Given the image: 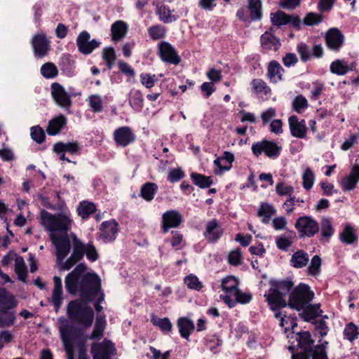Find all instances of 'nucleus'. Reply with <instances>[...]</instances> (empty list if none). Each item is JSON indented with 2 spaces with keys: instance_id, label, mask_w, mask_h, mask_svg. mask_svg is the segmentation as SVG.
<instances>
[{
  "instance_id": "obj_50",
  "label": "nucleus",
  "mask_w": 359,
  "mask_h": 359,
  "mask_svg": "<svg viewBox=\"0 0 359 359\" xmlns=\"http://www.w3.org/2000/svg\"><path fill=\"white\" fill-rule=\"evenodd\" d=\"M41 74L46 79H53L57 76L58 70L52 62H46L41 67Z\"/></svg>"
},
{
  "instance_id": "obj_40",
  "label": "nucleus",
  "mask_w": 359,
  "mask_h": 359,
  "mask_svg": "<svg viewBox=\"0 0 359 359\" xmlns=\"http://www.w3.org/2000/svg\"><path fill=\"white\" fill-rule=\"evenodd\" d=\"M250 85L252 92L256 95L263 94L264 95H269L271 93V88L261 79H252Z\"/></svg>"
},
{
  "instance_id": "obj_3",
  "label": "nucleus",
  "mask_w": 359,
  "mask_h": 359,
  "mask_svg": "<svg viewBox=\"0 0 359 359\" xmlns=\"http://www.w3.org/2000/svg\"><path fill=\"white\" fill-rule=\"evenodd\" d=\"M18 300L4 287H0V328L10 327L16 322Z\"/></svg>"
},
{
  "instance_id": "obj_31",
  "label": "nucleus",
  "mask_w": 359,
  "mask_h": 359,
  "mask_svg": "<svg viewBox=\"0 0 359 359\" xmlns=\"http://www.w3.org/2000/svg\"><path fill=\"white\" fill-rule=\"evenodd\" d=\"M158 190V185L154 182H147L140 188V196L147 202L151 201Z\"/></svg>"
},
{
  "instance_id": "obj_38",
  "label": "nucleus",
  "mask_w": 359,
  "mask_h": 359,
  "mask_svg": "<svg viewBox=\"0 0 359 359\" xmlns=\"http://www.w3.org/2000/svg\"><path fill=\"white\" fill-rule=\"evenodd\" d=\"M276 212V210L273 205L267 203H262L258 212L257 215L262 217V222L264 224H267L271 217L274 215Z\"/></svg>"
},
{
  "instance_id": "obj_14",
  "label": "nucleus",
  "mask_w": 359,
  "mask_h": 359,
  "mask_svg": "<svg viewBox=\"0 0 359 359\" xmlns=\"http://www.w3.org/2000/svg\"><path fill=\"white\" fill-rule=\"evenodd\" d=\"M90 39V34L86 30L82 31L76 39V46L79 51L85 55H90L93 51L99 48L101 42L93 39Z\"/></svg>"
},
{
  "instance_id": "obj_37",
  "label": "nucleus",
  "mask_w": 359,
  "mask_h": 359,
  "mask_svg": "<svg viewBox=\"0 0 359 359\" xmlns=\"http://www.w3.org/2000/svg\"><path fill=\"white\" fill-rule=\"evenodd\" d=\"M71 238L72 239L73 243V251L72 255L77 259L79 261H81L86 251L85 245L80 239L77 238L75 233H71Z\"/></svg>"
},
{
  "instance_id": "obj_21",
  "label": "nucleus",
  "mask_w": 359,
  "mask_h": 359,
  "mask_svg": "<svg viewBox=\"0 0 359 359\" xmlns=\"http://www.w3.org/2000/svg\"><path fill=\"white\" fill-rule=\"evenodd\" d=\"M289 128L291 135L297 138L303 139L306 137L307 128L304 119L299 121L297 116H290L288 118Z\"/></svg>"
},
{
  "instance_id": "obj_12",
  "label": "nucleus",
  "mask_w": 359,
  "mask_h": 359,
  "mask_svg": "<svg viewBox=\"0 0 359 359\" xmlns=\"http://www.w3.org/2000/svg\"><path fill=\"white\" fill-rule=\"evenodd\" d=\"M158 55L166 63L178 65L181 62L176 49L167 41H161L158 44Z\"/></svg>"
},
{
  "instance_id": "obj_23",
  "label": "nucleus",
  "mask_w": 359,
  "mask_h": 359,
  "mask_svg": "<svg viewBox=\"0 0 359 359\" xmlns=\"http://www.w3.org/2000/svg\"><path fill=\"white\" fill-rule=\"evenodd\" d=\"M67 119L63 114H59L50 119L46 128L49 135H56L66 126Z\"/></svg>"
},
{
  "instance_id": "obj_2",
  "label": "nucleus",
  "mask_w": 359,
  "mask_h": 359,
  "mask_svg": "<svg viewBox=\"0 0 359 359\" xmlns=\"http://www.w3.org/2000/svg\"><path fill=\"white\" fill-rule=\"evenodd\" d=\"M271 287L267 293L264 294L266 302L271 311L281 309L287 306V302L284 297L292 290L293 281L289 278L277 280L271 278L269 281Z\"/></svg>"
},
{
  "instance_id": "obj_29",
  "label": "nucleus",
  "mask_w": 359,
  "mask_h": 359,
  "mask_svg": "<svg viewBox=\"0 0 359 359\" xmlns=\"http://www.w3.org/2000/svg\"><path fill=\"white\" fill-rule=\"evenodd\" d=\"M309 261V254L303 250H299L292 255L290 262L292 267L302 269L308 264Z\"/></svg>"
},
{
  "instance_id": "obj_34",
  "label": "nucleus",
  "mask_w": 359,
  "mask_h": 359,
  "mask_svg": "<svg viewBox=\"0 0 359 359\" xmlns=\"http://www.w3.org/2000/svg\"><path fill=\"white\" fill-rule=\"evenodd\" d=\"M339 238L343 243L351 245L358 241V237L354 229L350 224H346L339 234Z\"/></svg>"
},
{
  "instance_id": "obj_44",
  "label": "nucleus",
  "mask_w": 359,
  "mask_h": 359,
  "mask_svg": "<svg viewBox=\"0 0 359 359\" xmlns=\"http://www.w3.org/2000/svg\"><path fill=\"white\" fill-rule=\"evenodd\" d=\"M102 57L105 62L107 67L109 69H112L116 60L115 49L111 46L103 48L102 52Z\"/></svg>"
},
{
  "instance_id": "obj_45",
  "label": "nucleus",
  "mask_w": 359,
  "mask_h": 359,
  "mask_svg": "<svg viewBox=\"0 0 359 359\" xmlns=\"http://www.w3.org/2000/svg\"><path fill=\"white\" fill-rule=\"evenodd\" d=\"M148 34L153 41L164 39L166 36V29L161 25H156L147 29Z\"/></svg>"
},
{
  "instance_id": "obj_48",
  "label": "nucleus",
  "mask_w": 359,
  "mask_h": 359,
  "mask_svg": "<svg viewBox=\"0 0 359 359\" xmlns=\"http://www.w3.org/2000/svg\"><path fill=\"white\" fill-rule=\"evenodd\" d=\"M15 271L18 275V279L22 282L26 281L27 271L22 257H18L15 259Z\"/></svg>"
},
{
  "instance_id": "obj_4",
  "label": "nucleus",
  "mask_w": 359,
  "mask_h": 359,
  "mask_svg": "<svg viewBox=\"0 0 359 359\" xmlns=\"http://www.w3.org/2000/svg\"><path fill=\"white\" fill-rule=\"evenodd\" d=\"M41 223L50 232H60L66 234L71 229L72 219L64 213L53 215L43 210L41 212Z\"/></svg>"
},
{
  "instance_id": "obj_47",
  "label": "nucleus",
  "mask_w": 359,
  "mask_h": 359,
  "mask_svg": "<svg viewBox=\"0 0 359 359\" xmlns=\"http://www.w3.org/2000/svg\"><path fill=\"white\" fill-rule=\"evenodd\" d=\"M330 70L337 75H345L348 72V64L342 60H336L331 63Z\"/></svg>"
},
{
  "instance_id": "obj_46",
  "label": "nucleus",
  "mask_w": 359,
  "mask_h": 359,
  "mask_svg": "<svg viewBox=\"0 0 359 359\" xmlns=\"http://www.w3.org/2000/svg\"><path fill=\"white\" fill-rule=\"evenodd\" d=\"M290 15L285 13L282 11H278L275 13L271 14V20L273 25L280 27L290 23Z\"/></svg>"
},
{
  "instance_id": "obj_55",
  "label": "nucleus",
  "mask_w": 359,
  "mask_h": 359,
  "mask_svg": "<svg viewBox=\"0 0 359 359\" xmlns=\"http://www.w3.org/2000/svg\"><path fill=\"white\" fill-rule=\"evenodd\" d=\"M334 228L330 219L325 218L321 222V236L322 241L324 238L329 239L334 234Z\"/></svg>"
},
{
  "instance_id": "obj_19",
  "label": "nucleus",
  "mask_w": 359,
  "mask_h": 359,
  "mask_svg": "<svg viewBox=\"0 0 359 359\" xmlns=\"http://www.w3.org/2000/svg\"><path fill=\"white\" fill-rule=\"evenodd\" d=\"M136 140V135L128 126H121L114 132V140L118 147H126Z\"/></svg>"
},
{
  "instance_id": "obj_26",
  "label": "nucleus",
  "mask_w": 359,
  "mask_h": 359,
  "mask_svg": "<svg viewBox=\"0 0 359 359\" xmlns=\"http://www.w3.org/2000/svg\"><path fill=\"white\" fill-rule=\"evenodd\" d=\"M302 312L299 313L300 318L305 322H313L318 316H320L323 311L320 309V304H312L309 303L304 308L301 310Z\"/></svg>"
},
{
  "instance_id": "obj_10",
  "label": "nucleus",
  "mask_w": 359,
  "mask_h": 359,
  "mask_svg": "<svg viewBox=\"0 0 359 359\" xmlns=\"http://www.w3.org/2000/svg\"><path fill=\"white\" fill-rule=\"evenodd\" d=\"M115 351L114 344L107 339L101 342H94L90 347L93 359H111Z\"/></svg>"
},
{
  "instance_id": "obj_27",
  "label": "nucleus",
  "mask_w": 359,
  "mask_h": 359,
  "mask_svg": "<svg viewBox=\"0 0 359 359\" xmlns=\"http://www.w3.org/2000/svg\"><path fill=\"white\" fill-rule=\"evenodd\" d=\"M53 150L57 154L65 152H68L71 154H75L79 152L80 147L77 142H69L67 143L58 142L53 145Z\"/></svg>"
},
{
  "instance_id": "obj_61",
  "label": "nucleus",
  "mask_w": 359,
  "mask_h": 359,
  "mask_svg": "<svg viewBox=\"0 0 359 359\" xmlns=\"http://www.w3.org/2000/svg\"><path fill=\"white\" fill-rule=\"evenodd\" d=\"M358 182L359 181L348 175L341 180L342 189L344 191H352L356 187Z\"/></svg>"
},
{
  "instance_id": "obj_9",
  "label": "nucleus",
  "mask_w": 359,
  "mask_h": 359,
  "mask_svg": "<svg viewBox=\"0 0 359 359\" xmlns=\"http://www.w3.org/2000/svg\"><path fill=\"white\" fill-rule=\"evenodd\" d=\"M50 240L55 248L57 263H60L69 255L71 250V242L68 233L50 235Z\"/></svg>"
},
{
  "instance_id": "obj_54",
  "label": "nucleus",
  "mask_w": 359,
  "mask_h": 359,
  "mask_svg": "<svg viewBox=\"0 0 359 359\" xmlns=\"http://www.w3.org/2000/svg\"><path fill=\"white\" fill-rule=\"evenodd\" d=\"M184 283L191 290L200 291L203 287L202 283L199 280L198 277L194 274L187 276L184 279Z\"/></svg>"
},
{
  "instance_id": "obj_39",
  "label": "nucleus",
  "mask_w": 359,
  "mask_h": 359,
  "mask_svg": "<svg viewBox=\"0 0 359 359\" xmlns=\"http://www.w3.org/2000/svg\"><path fill=\"white\" fill-rule=\"evenodd\" d=\"M190 177L192 182L201 189L210 188L213 184L211 177H208L201 173L191 172Z\"/></svg>"
},
{
  "instance_id": "obj_6",
  "label": "nucleus",
  "mask_w": 359,
  "mask_h": 359,
  "mask_svg": "<svg viewBox=\"0 0 359 359\" xmlns=\"http://www.w3.org/2000/svg\"><path fill=\"white\" fill-rule=\"evenodd\" d=\"M298 347L301 352L292 355V359H311L315 341L309 331H301L297 333Z\"/></svg>"
},
{
  "instance_id": "obj_49",
  "label": "nucleus",
  "mask_w": 359,
  "mask_h": 359,
  "mask_svg": "<svg viewBox=\"0 0 359 359\" xmlns=\"http://www.w3.org/2000/svg\"><path fill=\"white\" fill-rule=\"evenodd\" d=\"M292 109L298 114L302 113L309 106L306 98L302 95H297L292 103Z\"/></svg>"
},
{
  "instance_id": "obj_1",
  "label": "nucleus",
  "mask_w": 359,
  "mask_h": 359,
  "mask_svg": "<svg viewBox=\"0 0 359 359\" xmlns=\"http://www.w3.org/2000/svg\"><path fill=\"white\" fill-rule=\"evenodd\" d=\"M86 269L85 263H79L66 276L65 284L69 294H76L79 292L80 296L79 299L69 302L67 308L68 317L88 328L92 325L95 314L93 309L87 304L94 301L102 285L100 276L94 272L84 273Z\"/></svg>"
},
{
  "instance_id": "obj_58",
  "label": "nucleus",
  "mask_w": 359,
  "mask_h": 359,
  "mask_svg": "<svg viewBox=\"0 0 359 359\" xmlns=\"http://www.w3.org/2000/svg\"><path fill=\"white\" fill-rule=\"evenodd\" d=\"M89 105L95 113L102 111V100L100 95L95 94L89 97Z\"/></svg>"
},
{
  "instance_id": "obj_59",
  "label": "nucleus",
  "mask_w": 359,
  "mask_h": 359,
  "mask_svg": "<svg viewBox=\"0 0 359 359\" xmlns=\"http://www.w3.org/2000/svg\"><path fill=\"white\" fill-rule=\"evenodd\" d=\"M228 262L230 265L238 266L242 263V252L240 248L231 250L228 255Z\"/></svg>"
},
{
  "instance_id": "obj_32",
  "label": "nucleus",
  "mask_w": 359,
  "mask_h": 359,
  "mask_svg": "<svg viewBox=\"0 0 359 359\" xmlns=\"http://www.w3.org/2000/svg\"><path fill=\"white\" fill-rule=\"evenodd\" d=\"M60 66L62 71L66 76L72 77L74 75L76 67L75 62L70 54L62 55L61 57Z\"/></svg>"
},
{
  "instance_id": "obj_25",
  "label": "nucleus",
  "mask_w": 359,
  "mask_h": 359,
  "mask_svg": "<svg viewBox=\"0 0 359 359\" xmlns=\"http://www.w3.org/2000/svg\"><path fill=\"white\" fill-rule=\"evenodd\" d=\"M177 326L182 338L189 341V337L195 330V325L192 320L188 317H180L177 320Z\"/></svg>"
},
{
  "instance_id": "obj_52",
  "label": "nucleus",
  "mask_w": 359,
  "mask_h": 359,
  "mask_svg": "<svg viewBox=\"0 0 359 359\" xmlns=\"http://www.w3.org/2000/svg\"><path fill=\"white\" fill-rule=\"evenodd\" d=\"M321 265V258L318 255H314L311 260L310 265L307 268V273L313 276H318L320 272Z\"/></svg>"
},
{
  "instance_id": "obj_28",
  "label": "nucleus",
  "mask_w": 359,
  "mask_h": 359,
  "mask_svg": "<svg viewBox=\"0 0 359 359\" xmlns=\"http://www.w3.org/2000/svg\"><path fill=\"white\" fill-rule=\"evenodd\" d=\"M248 9L251 21H260L262 19L263 11L261 0H248Z\"/></svg>"
},
{
  "instance_id": "obj_7",
  "label": "nucleus",
  "mask_w": 359,
  "mask_h": 359,
  "mask_svg": "<svg viewBox=\"0 0 359 359\" xmlns=\"http://www.w3.org/2000/svg\"><path fill=\"white\" fill-rule=\"evenodd\" d=\"M294 227L299 233V238H312L319 231L317 221L307 215L299 217L294 224Z\"/></svg>"
},
{
  "instance_id": "obj_53",
  "label": "nucleus",
  "mask_w": 359,
  "mask_h": 359,
  "mask_svg": "<svg viewBox=\"0 0 359 359\" xmlns=\"http://www.w3.org/2000/svg\"><path fill=\"white\" fill-rule=\"evenodd\" d=\"M323 16L322 14L309 12L304 18L303 23L307 26L318 25L322 22Z\"/></svg>"
},
{
  "instance_id": "obj_51",
  "label": "nucleus",
  "mask_w": 359,
  "mask_h": 359,
  "mask_svg": "<svg viewBox=\"0 0 359 359\" xmlns=\"http://www.w3.org/2000/svg\"><path fill=\"white\" fill-rule=\"evenodd\" d=\"M328 342L323 341L320 344L314 345L311 359H329L326 351Z\"/></svg>"
},
{
  "instance_id": "obj_42",
  "label": "nucleus",
  "mask_w": 359,
  "mask_h": 359,
  "mask_svg": "<svg viewBox=\"0 0 359 359\" xmlns=\"http://www.w3.org/2000/svg\"><path fill=\"white\" fill-rule=\"evenodd\" d=\"M151 321L154 326L158 327L164 334L169 333L172 330V325L168 318H160L153 315Z\"/></svg>"
},
{
  "instance_id": "obj_35",
  "label": "nucleus",
  "mask_w": 359,
  "mask_h": 359,
  "mask_svg": "<svg viewBox=\"0 0 359 359\" xmlns=\"http://www.w3.org/2000/svg\"><path fill=\"white\" fill-rule=\"evenodd\" d=\"M129 104L137 112H140L144 107V97L140 90H133L130 92Z\"/></svg>"
},
{
  "instance_id": "obj_43",
  "label": "nucleus",
  "mask_w": 359,
  "mask_h": 359,
  "mask_svg": "<svg viewBox=\"0 0 359 359\" xmlns=\"http://www.w3.org/2000/svg\"><path fill=\"white\" fill-rule=\"evenodd\" d=\"M221 286L226 293L234 294L238 290V281L233 276H229L222 280Z\"/></svg>"
},
{
  "instance_id": "obj_64",
  "label": "nucleus",
  "mask_w": 359,
  "mask_h": 359,
  "mask_svg": "<svg viewBox=\"0 0 359 359\" xmlns=\"http://www.w3.org/2000/svg\"><path fill=\"white\" fill-rule=\"evenodd\" d=\"M141 83L147 88H151L155 85L157 80L155 74H150L148 73H142L140 75Z\"/></svg>"
},
{
  "instance_id": "obj_63",
  "label": "nucleus",
  "mask_w": 359,
  "mask_h": 359,
  "mask_svg": "<svg viewBox=\"0 0 359 359\" xmlns=\"http://www.w3.org/2000/svg\"><path fill=\"white\" fill-rule=\"evenodd\" d=\"M297 50L300 55L301 60L306 62L311 60V53L309 46L304 43H300L297 45Z\"/></svg>"
},
{
  "instance_id": "obj_33",
  "label": "nucleus",
  "mask_w": 359,
  "mask_h": 359,
  "mask_svg": "<svg viewBox=\"0 0 359 359\" xmlns=\"http://www.w3.org/2000/svg\"><path fill=\"white\" fill-rule=\"evenodd\" d=\"M96 206L95 203L88 201H83L79 203L77 208L78 215L83 219H88L90 215L96 212Z\"/></svg>"
},
{
  "instance_id": "obj_30",
  "label": "nucleus",
  "mask_w": 359,
  "mask_h": 359,
  "mask_svg": "<svg viewBox=\"0 0 359 359\" xmlns=\"http://www.w3.org/2000/svg\"><path fill=\"white\" fill-rule=\"evenodd\" d=\"M283 72L284 69L277 61L272 60L269 63L267 76L271 82L276 83L278 81H282Z\"/></svg>"
},
{
  "instance_id": "obj_17",
  "label": "nucleus",
  "mask_w": 359,
  "mask_h": 359,
  "mask_svg": "<svg viewBox=\"0 0 359 359\" xmlns=\"http://www.w3.org/2000/svg\"><path fill=\"white\" fill-rule=\"evenodd\" d=\"M224 229L217 219H212L205 224L203 236L209 243H215L223 236Z\"/></svg>"
},
{
  "instance_id": "obj_16",
  "label": "nucleus",
  "mask_w": 359,
  "mask_h": 359,
  "mask_svg": "<svg viewBox=\"0 0 359 359\" xmlns=\"http://www.w3.org/2000/svg\"><path fill=\"white\" fill-rule=\"evenodd\" d=\"M344 36L337 27L330 28L325 33V41L328 49L339 52L344 43Z\"/></svg>"
},
{
  "instance_id": "obj_62",
  "label": "nucleus",
  "mask_w": 359,
  "mask_h": 359,
  "mask_svg": "<svg viewBox=\"0 0 359 359\" xmlns=\"http://www.w3.org/2000/svg\"><path fill=\"white\" fill-rule=\"evenodd\" d=\"M185 177L184 172L180 168L171 169L168 175L167 180L170 183H176Z\"/></svg>"
},
{
  "instance_id": "obj_24",
  "label": "nucleus",
  "mask_w": 359,
  "mask_h": 359,
  "mask_svg": "<svg viewBox=\"0 0 359 359\" xmlns=\"http://www.w3.org/2000/svg\"><path fill=\"white\" fill-rule=\"evenodd\" d=\"M128 32V24L123 20H116L111 26L110 36L114 42H118L126 36Z\"/></svg>"
},
{
  "instance_id": "obj_18",
  "label": "nucleus",
  "mask_w": 359,
  "mask_h": 359,
  "mask_svg": "<svg viewBox=\"0 0 359 359\" xmlns=\"http://www.w3.org/2000/svg\"><path fill=\"white\" fill-rule=\"evenodd\" d=\"M118 223L115 219L103 222L99 228L97 237L104 243L113 242L118 234Z\"/></svg>"
},
{
  "instance_id": "obj_11",
  "label": "nucleus",
  "mask_w": 359,
  "mask_h": 359,
  "mask_svg": "<svg viewBox=\"0 0 359 359\" xmlns=\"http://www.w3.org/2000/svg\"><path fill=\"white\" fill-rule=\"evenodd\" d=\"M60 332L62 341L64 344L67 359H75L74 348H72V337L79 336V328L66 324L60 327Z\"/></svg>"
},
{
  "instance_id": "obj_36",
  "label": "nucleus",
  "mask_w": 359,
  "mask_h": 359,
  "mask_svg": "<svg viewBox=\"0 0 359 359\" xmlns=\"http://www.w3.org/2000/svg\"><path fill=\"white\" fill-rule=\"evenodd\" d=\"M170 7L168 5H161L157 6L156 10V14L158 15L160 21L164 23H170L177 20V18L172 15V12Z\"/></svg>"
},
{
  "instance_id": "obj_8",
  "label": "nucleus",
  "mask_w": 359,
  "mask_h": 359,
  "mask_svg": "<svg viewBox=\"0 0 359 359\" xmlns=\"http://www.w3.org/2000/svg\"><path fill=\"white\" fill-rule=\"evenodd\" d=\"M282 148L273 141L263 140L260 142H255L252 146V154L258 157L262 153L271 159L277 158L281 152Z\"/></svg>"
},
{
  "instance_id": "obj_13",
  "label": "nucleus",
  "mask_w": 359,
  "mask_h": 359,
  "mask_svg": "<svg viewBox=\"0 0 359 359\" xmlns=\"http://www.w3.org/2000/svg\"><path fill=\"white\" fill-rule=\"evenodd\" d=\"M184 222L182 215L176 210H170L162 215L161 229L163 233H166L170 229L178 228Z\"/></svg>"
},
{
  "instance_id": "obj_57",
  "label": "nucleus",
  "mask_w": 359,
  "mask_h": 359,
  "mask_svg": "<svg viewBox=\"0 0 359 359\" xmlns=\"http://www.w3.org/2000/svg\"><path fill=\"white\" fill-rule=\"evenodd\" d=\"M302 180L303 187L306 190H309L312 188L315 180V175L311 168H307L304 170L302 175Z\"/></svg>"
},
{
  "instance_id": "obj_20",
  "label": "nucleus",
  "mask_w": 359,
  "mask_h": 359,
  "mask_svg": "<svg viewBox=\"0 0 359 359\" xmlns=\"http://www.w3.org/2000/svg\"><path fill=\"white\" fill-rule=\"evenodd\" d=\"M51 95L55 103L61 107L69 108L72 105L71 96L59 83L51 84Z\"/></svg>"
},
{
  "instance_id": "obj_5",
  "label": "nucleus",
  "mask_w": 359,
  "mask_h": 359,
  "mask_svg": "<svg viewBox=\"0 0 359 359\" xmlns=\"http://www.w3.org/2000/svg\"><path fill=\"white\" fill-rule=\"evenodd\" d=\"M315 294L307 284L301 283L294 287L289 294L287 306L290 309L301 311L304 306L311 302Z\"/></svg>"
},
{
  "instance_id": "obj_60",
  "label": "nucleus",
  "mask_w": 359,
  "mask_h": 359,
  "mask_svg": "<svg viewBox=\"0 0 359 359\" xmlns=\"http://www.w3.org/2000/svg\"><path fill=\"white\" fill-rule=\"evenodd\" d=\"M32 139L38 144H41L45 141L46 135L43 130L39 126H35L31 128Z\"/></svg>"
},
{
  "instance_id": "obj_15",
  "label": "nucleus",
  "mask_w": 359,
  "mask_h": 359,
  "mask_svg": "<svg viewBox=\"0 0 359 359\" xmlns=\"http://www.w3.org/2000/svg\"><path fill=\"white\" fill-rule=\"evenodd\" d=\"M30 43L34 56L36 57L42 58L45 57L50 50V41L45 33L35 34Z\"/></svg>"
},
{
  "instance_id": "obj_22",
  "label": "nucleus",
  "mask_w": 359,
  "mask_h": 359,
  "mask_svg": "<svg viewBox=\"0 0 359 359\" xmlns=\"http://www.w3.org/2000/svg\"><path fill=\"white\" fill-rule=\"evenodd\" d=\"M260 42L262 48L266 50L277 51L281 46L279 38L276 37L269 31H266L262 34L260 36Z\"/></svg>"
},
{
  "instance_id": "obj_41",
  "label": "nucleus",
  "mask_w": 359,
  "mask_h": 359,
  "mask_svg": "<svg viewBox=\"0 0 359 359\" xmlns=\"http://www.w3.org/2000/svg\"><path fill=\"white\" fill-rule=\"evenodd\" d=\"M106 326L104 317H97L95 320L94 328L90 335L88 337L90 339H100L103 337V332Z\"/></svg>"
},
{
  "instance_id": "obj_56",
  "label": "nucleus",
  "mask_w": 359,
  "mask_h": 359,
  "mask_svg": "<svg viewBox=\"0 0 359 359\" xmlns=\"http://www.w3.org/2000/svg\"><path fill=\"white\" fill-rule=\"evenodd\" d=\"M344 334L348 340L353 341L359 336L358 328L353 323H349L344 328Z\"/></svg>"
}]
</instances>
